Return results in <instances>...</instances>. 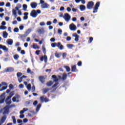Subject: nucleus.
Instances as JSON below:
<instances>
[{
  "label": "nucleus",
  "instance_id": "12",
  "mask_svg": "<svg viewBox=\"0 0 125 125\" xmlns=\"http://www.w3.org/2000/svg\"><path fill=\"white\" fill-rule=\"evenodd\" d=\"M37 31L38 34H40V35L44 33V29H43V28H39Z\"/></svg>",
  "mask_w": 125,
  "mask_h": 125
},
{
  "label": "nucleus",
  "instance_id": "39",
  "mask_svg": "<svg viewBox=\"0 0 125 125\" xmlns=\"http://www.w3.org/2000/svg\"><path fill=\"white\" fill-rule=\"evenodd\" d=\"M5 99L4 98H0V104H3L4 103V100Z\"/></svg>",
  "mask_w": 125,
  "mask_h": 125
},
{
  "label": "nucleus",
  "instance_id": "32",
  "mask_svg": "<svg viewBox=\"0 0 125 125\" xmlns=\"http://www.w3.org/2000/svg\"><path fill=\"white\" fill-rule=\"evenodd\" d=\"M67 47H68V48H72L74 47V45L72 44H67L66 45Z\"/></svg>",
  "mask_w": 125,
  "mask_h": 125
},
{
  "label": "nucleus",
  "instance_id": "31",
  "mask_svg": "<svg viewBox=\"0 0 125 125\" xmlns=\"http://www.w3.org/2000/svg\"><path fill=\"white\" fill-rule=\"evenodd\" d=\"M19 58V55L16 54L14 55V59H15V60H18Z\"/></svg>",
  "mask_w": 125,
  "mask_h": 125
},
{
  "label": "nucleus",
  "instance_id": "49",
  "mask_svg": "<svg viewBox=\"0 0 125 125\" xmlns=\"http://www.w3.org/2000/svg\"><path fill=\"white\" fill-rule=\"evenodd\" d=\"M44 60L45 63H46L47 62V56L44 55Z\"/></svg>",
  "mask_w": 125,
  "mask_h": 125
},
{
  "label": "nucleus",
  "instance_id": "53",
  "mask_svg": "<svg viewBox=\"0 0 125 125\" xmlns=\"http://www.w3.org/2000/svg\"><path fill=\"white\" fill-rule=\"evenodd\" d=\"M21 54H22V55H24L26 54V52H25V50H21Z\"/></svg>",
  "mask_w": 125,
  "mask_h": 125
},
{
  "label": "nucleus",
  "instance_id": "4",
  "mask_svg": "<svg viewBox=\"0 0 125 125\" xmlns=\"http://www.w3.org/2000/svg\"><path fill=\"white\" fill-rule=\"evenodd\" d=\"M52 79H54V80H53L54 83H57V82H58L59 80H62V77L61 76H56V75H52Z\"/></svg>",
  "mask_w": 125,
  "mask_h": 125
},
{
  "label": "nucleus",
  "instance_id": "13",
  "mask_svg": "<svg viewBox=\"0 0 125 125\" xmlns=\"http://www.w3.org/2000/svg\"><path fill=\"white\" fill-rule=\"evenodd\" d=\"M6 42L8 45H12L13 44V40L8 39L6 41Z\"/></svg>",
  "mask_w": 125,
  "mask_h": 125
},
{
  "label": "nucleus",
  "instance_id": "63",
  "mask_svg": "<svg viewBox=\"0 0 125 125\" xmlns=\"http://www.w3.org/2000/svg\"><path fill=\"white\" fill-rule=\"evenodd\" d=\"M12 100L13 102H16V98L15 97H13Z\"/></svg>",
  "mask_w": 125,
  "mask_h": 125
},
{
  "label": "nucleus",
  "instance_id": "20",
  "mask_svg": "<svg viewBox=\"0 0 125 125\" xmlns=\"http://www.w3.org/2000/svg\"><path fill=\"white\" fill-rule=\"evenodd\" d=\"M67 74L63 73L62 75V81H66L67 80Z\"/></svg>",
  "mask_w": 125,
  "mask_h": 125
},
{
  "label": "nucleus",
  "instance_id": "58",
  "mask_svg": "<svg viewBox=\"0 0 125 125\" xmlns=\"http://www.w3.org/2000/svg\"><path fill=\"white\" fill-rule=\"evenodd\" d=\"M25 37H27L25 35H21L20 36V39H23V38H25Z\"/></svg>",
  "mask_w": 125,
  "mask_h": 125
},
{
  "label": "nucleus",
  "instance_id": "55",
  "mask_svg": "<svg viewBox=\"0 0 125 125\" xmlns=\"http://www.w3.org/2000/svg\"><path fill=\"white\" fill-rule=\"evenodd\" d=\"M10 5H11L10 3L7 2V3H6L5 6H6V7H10Z\"/></svg>",
  "mask_w": 125,
  "mask_h": 125
},
{
  "label": "nucleus",
  "instance_id": "44",
  "mask_svg": "<svg viewBox=\"0 0 125 125\" xmlns=\"http://www.w3.org/2000/svg\"><path fill=\"white\" fill-rule=\"evenodd\" d=\"M35 90H36V86H35V85L32 86V89H31L32 92H35Z\"/></svg>",
  "mask_w": 125,
  "mask_h": 125
},
{
  "label": "nucleus",
  "instance_id": "48",
  "mask_svg": "<svg viewBox=\"0 0 125 125\" xmlns=\"http://www.w3.org/2000/svg\"><path fill=\"white\" fill-rule=\"evenodd\" d=\"M51 46H52V47H55V46H57V43H55V42L52 43Z\"/></svg>",
  "mask_w": 125,
  "mask_h": 125
},
{
  "label": "nucleus",
  "instance_id": "3",
  "mask_svg": "<svg viewBox=\"0 0 125 125\" xmlns=\"http://www.w3.org/2000/svg\"><path fill=\"white\" fill-rule=\"evenodd\" d=\"M93 5H94V2L90 1L87 3L86 8L89 10L92 9L93 8Z\"/></svg>",
  "mask_w": 125,
  "mask_h": 125
},
{
  "label": "nucleus",
  "instance_id": "22",
  "mask_svg": "<svg viewBox=\"0 0 125 125\" xmlns=\"http://www.w3.org/2000/svg\"><path fill=\"white\" fill-rule=\"evenodd\" d=\"M26 88L28 91H31V89L32 88V85L31 83H29L26 85Z\"/></svg>",
  "mask_w": 125,
  "mask_h": 125
},
{
  "label": "nucleus",
  "instance_id": "46",
  "mask_svg": "<svg viewBox=\"0 0 125 125\" xmlns=\"http://www.w3.org/2000/svg\"><path fill=\"white\" fill-rule=\"evenodd\" d=\"M58 33L59 34V35H62V30L60 28H59L58 30Z\"/></svg>",
  "mask_w": 125,
  "mask_h": 125
},
{
  "label": "nucleus",
  "instance_id": "57",
  "mask_svg": "<svg viewBox=\"0 0 125 125\" xmlns=\"http://www.w3.org/2000/svg\"><path fill=\"white\" fill-rule=\"evenodd\" d=\"M9 110H4V112H3V115H5L6 114H8V112Z\"/></svg>",
  "mask_w": 125,
  "mask_h": 125
},
{
  "label": "nucleus",
  "instance_id": "33",
  "mask_svg": "<svg viewBox=\"0 0 125 125\" xmlns=\"http://www.w3.org/2000/svg\"><path fill=\"white\" fill-rule=\"evenodd\" d=\"M13 95H14V92H11V93H10L9 96H8V97H9V98L11 99V97H12Z\"/></svg>",
  "mask_w": 125,
  "mask_h": 125
},
{
  "label": "nucleus",
  "instance_id": "2",
  "mask_svg": "<svg viewBox=\"0 0 125 125\" xmlns=\"http://www.w3.org/2000/svg\"><path fill=\"white\" fill-rule=\"evenodd\" d=\"M62 17L65 22H68L71 20V16L68 13L64 14Z\"/></svg>",
  "mask_w": 125,
  "mask_h": 125
},
{
  "label": "nucleus",
  "instance_id": "41",
  "mask_svg": "<svg viewBox=\"0 0 125 125\" xmlns=\"http://www.w3.org/2000/svg\"><path fill=\"white\" fill-rule=\"evenodd\" d=\"M42 51L43 53H44V54H46V49H45V47H44V46L42 47Z\"/></svg>",
  "mask_w": 125,
  "mask_h": 125
},
{
  "label": "nucleus",
  "instance_id": "5",
  "mask_svg": "<svg viewBox=\"0 0 125 125\" xmlns=\"http://www.w3.org/2000/svg\"><path fill=\"white\" fill-rule=\"evenodd\" d=\"M100 6V2H97L94 8V10L93 11V13H96L98 10V8Z\"/></svg>",
  "mask_w": 125,
  "mask_h": 125
},
{
  "label": "nucleus",
  "instance_id": "40",
  "mask_svg": "<svg viewBox=\"0 0 125 125\" xmlns=\"http://www.w3.org/2000/svg\"><path fill=\"white\" fill-rule=\"evenodd\" d=\"M14 33H19V28L16 27L14 29Z\"/></svg>",
  "mask_w": 125,
  "mask_h": 125
},
{
  "label": "nucleus",
  "instance_id": "1",
  "mask_svg": "<svg viewBox=\"0 0 125 125\" xmlns=\"http://www.w3.org/2000/svg\"><path fill=\"white\" fill-rule=\"evenodd\" d=\"M41 13H42V12L40 10H37V11L36 10H33L30 13V16L33 18H36L38 16V15L41 14Z\"/></svg>",
  "mask_w": 125,
  "mask_h": 125
},
{
  "label": "nucleus",
  "instance_id": "24",
  "mask_svg": "<svg viewBox=\"0 0 125 125\" xmlns=\"http://www.w3.org/2000/svg\"><path fill=\"white\" fill-rule=\"evenodd\" d=\"M21 7H22V5H21V4H18L17 6L15 7V9L16 10H19Z\"/></svg>",
  "mask_w": 125,
  "mask_h": 125
},
{
  "label": "nucleus",
  "instance_id": "29",
  "mask_svg": "<svg viewBox=\"0 0 125 125\" xmlns=\"http://www.w3.org/2000/svg\"><path fill=\"white\" fill-rule=\"evenodd\" d=\"M72 72H76V70H77V67L76 65H73L71 67Z\"/></svg>",
  "mask_w": 125,
  "mask_h": 125
},
{
  "label": "nucleus",
  "instance_id": "23",
  "mask_svg": "<svg viewBox=\"0 0 125 125\" xmlns=\"http://www.w3.org/2000/svg\"><path fill=\"white\" fill-rule=\"evenodd\" d=\"M6 120V116H3L0 120L1 124H4V122Z\"/></svg>",
  "mask_w": 125,
  "mask_h": 125
},
{
  "label": "nucleus",
  "instance_id": "60",
  "mask_svg": "<svg viewBox=\"0 0 125 125\" xmlns=\"http://www.w3.org/2000/svg\"><path fill=\"white\" fill-rule=\"evenodd\" d=\"M19 87L20 88H24V85H23V84H20Z\"/></svg>",
  "mask_w": 125,
  "mask_h": 125
},
{
  "label": "nucleus",
  "instance_id": "26",
  "mask_svg": "<svg viewBox=\"0 0 125 125\" xmlns=\"http://www.w3.org/2000/svg\"><path fill=\"white\" fill-rule=\"evenodd\" d=\"M7 36H8V34H7V32H4L3 33V38L4 39H6V38H7Z\"/></svg>",
  "mask_w": 125,
  "mask_h": 125
},
{
  "label": "nucleus",
  "instance_id": "35",
  "mask_svg": "<svg viewBox=\"0 0 125 125\" xmlns=\"http://www.w3.org/2000/svg\"><path fill=\"white\" fill-rule=\"evenodd\" d=\"M22 7H23V10H24V11H26V10H27V5L23 4L22 5Z\"/></svg>",
  "mask_w": 125,
  "mask_h": 125
},
{
  "label": "nucleus",
  "instance_id": "56",
  "mask_svg": "<svg viewBox=\"0 0 125 125\" xmlns=\"http://www.w3.org/2000/svg\"><path fill=\"white\" fill-rule=\"evenodd\" d=\"M40 26H45V22H41L40 23Z\"/></svg>",
  "mask_w": 125,
  "mask_h": 125
},
{
  "label": "nucleus",
  "instance_id": "15",
  "mask_svg": "<svg viewBox=\"0 0 125 125\" xmlns=\"http://www.w3.org/2000/svg\"><path fill=\"white\" fill-rule=\"evenodd\" d=\"M39 80L42 83H43L45 81L44 80V77L43 76H40L39 78Z\"/></svg>",
  "mask_w": 125,
  "mask_h": 125
},
{
  "label": "nucleus",
  "instance_id": "28",
  "mask_svg": "<svg viewBox=\"0 0 125 125\" xmlns=\"http://www.w3.org/2000/svg\"><path fill=\"white\" fill-rule=\"evenodd\" d=\"M41 107H42V104H39L36 108V111L39 112L40 111V109H41Z\"/></svg>",
  "mask_w": 125,
  "mask_h": 125
},
{
  "label": "nucleus",
  "instance_id": "16",
  "mask_svg": "<svg viewBox=\"0 0 125 125\" xmlns=\"http://www.w3.org/2000/svg\"><path fill=\"white\" fill-rule=\"evenodd\" d=\"M73 37H75V42H79V35H78V34H77V33H74L72 35Z\"/></svg>",
  "mask_w": 125,
  "mask_h": 125
},
{
  "label": "nucleus",
  "instance_id": "34",
  "mask_svg": "<svg viewBox=\"0 0 125 125\" xmlns=\"http://www.w3.org/2000/svg\"><path fill=\"white\" fill-rule=\"evenodd\" d=\"M0 98L5 99V93H3L0 95Z\"/></svg>",
  "mask_w": 125,
  "mask_h": 125
},
{
  "label": "nucleus",
  "instance_id": "38",
  "mask_svg": "<svg viewBox=\"0 0 125 125\" xmlns=\"http://www.w3.org/2000/svg\"><path fill=\"white\" fill-rule=\"evenodd\" d=\"M12 119L13 120V124H16V119H15V116H12Z\"/></svg>",
  "mask_w": 125,
  "mask_h": 125
},
{
  "label": "nucleus",
  "instance_id": "14",
  "mask_svg": "<svg viewBox=\"0 0 125 125\" xmlns=\"http://www.w3.org/2000/svg\"><path fill=\"white\" fill-rule=\"evenodd\" d=\"M49 6V4H48L47 3H44L43 4L41 5V8H43V9L48 8Z\"/></svg>",
  "mask_w": 125,
  "mask_h": 125
},
{
  "label": "nucleus",
  "instance_id": "42",
  "mask_svg": "<svg viewBox=\"0 0 125 125\" xmlns=\"http://www.w3.org/2000/svg\"><path fill=\"white\" fill-rule=\"evenodd\" d=\"M10 107H9V105H6L5 107H4V110L9 111V108Z\"/></svg>",
  "mask_w": 125,
  "mask_h": 125
},
{
  "label": "nucleus",
  "instance_id": "7",
  "mask_svg": "<svg viewBox=\"0 0 125 125\" xmlns=\"http://www.w3.org/2000/svg\"><path fill=\"white\" fill-rule=\"evenodd\" d=\"M69 29L70 31H76L77 30V26L72 23L69 25Z\"/></svg>",
  "mask_w": 125,
  "mask_h": 125
},
{
  "label": "nucleus",
  "instance_id": "37",
  "mask_svg": "<svg viewBox=\"0 0 125 125\" xmlns=\"http://www.w3.org/2000/svg\"><path fill=\"white\" fill-rule=\"evenodd\" d=\"M40 101L42 103H43V102H44V97H43V96L41 97H40Z\"/></svg>",
  "mask_w": 125,
  "mask_h": 125
},
{
  "label": "nucleus",
  "instance_id": "25",
  "mask_svg": "<svg viewBox=\"0 0 125 125\" xmlns=\"http://www.w3.org/2000/svg\"><path fill=\"white\" fill-rule=\"evenodd\" d=\"M12 13L15 17H17V12H16V9H13Z\"/></svg>",
  "mask_w": 125,
  "mask_h": 125
},
{
  "label": "nucleus",
  "instance_id": "11",
  "mask_svg": "<svg viewBox=\"0 0 125 125\" xmlns=\"http://www.w3.org/2000/svg\"><path fill=\"white\" fill-rule=\"evenodd\" d=\"M30 6L31 8L35 9L38 6V3L36 2H32L30 3Z\"/></svg>",
  "mask_w": 125,
  "mask_h": 125
},
{
  "label": "nucleus",
  "instance_id": "10",
  "mask_svg": "<svg viewBox=\"0 0 125 125\" xmlns=\"http://www.w3.org/2000/svg\"><path fill=\"white\" fill-rule=\"evenodd\" d=\"M0 49H2L5 52H8V48L3 45L0 44Z\"/></svg>",
  "mask_w": 125,
  "mask_h": 125
},
{
  "label": "nucleus",
  "instance_id": "9",
  "mask_svg": "<svg viewBox=\"0 0 125 125\" xmlns=\"http://www.w3.org/2000/svg\"><path fill=\"white\" fill-rule=\"evenodd\" d=\"M57 47L60 49V50H63V48H64V46L61 44V42H58L57 43Z\"/></svg>",
  "mask_w": 125,
  "mask_h": 125
},
{
  "label": "nucleus",
  "instance_id": "30",
  "mask_svg": "<svg viewBox=\"0 0 125 125\" xmlns=\"http://www.w3.org/2000/svg\"><path fill=\"white\" fill-rule=\"evenodd\" d=\"M32 47H33V48H34V49H37V48L38 49H39L40 48V47H39V46H38V45L35 44H34L33 45Z\"/></svg>",
  "mask_w": 125,
  "mask_h": 125
},
{
  "label": "nucleus",
  "instance_id": "18",
  "mask_svg": "<svg viewBox=\"0 0 125 125\" xmlns=\"http://www.w3.org/2000/svg\"><path fill=\"white\" fill-rule=\"evenodd\" d=\"M31 32H32V29L29 28L28 29H27L25 32V35H26V36L27 37L28 35L30 34L31 33Z\"/></svg>",
  "mask_w": 125,
  "mask_h": 125
},
{
  "label": "nucleus",
  "instance_id": "45",
  "mask_svg": "<svg viewBox=\"0 0 125 125\" xmlns=\"http://www.w3.org/2000/svg\"><path fill=\"white\" fill-rule=\"evenodd\" d=\"M21 76H22V73H21V72H18L17 74V78H20L21 77Z\"/></svg>",
  "mask_w": 125,
  "mask_h": 125
},
{
  "label": "nucleus",
  "instance_id": "50",
  "mask_svg": "<svg viewBox=\"0 0 125 125\" xmlns=\"http://www.w3.org/2000/svg\"><path fill=\"white\" fill-rule=\"evenodd\" d=\"M55 57L57 58H60V56L59 55V53L56 52L55 54Z\"/></svg>",
  "mask_w": 125,
  "mask_h": 125
},
{
  "label": "nucleus",
  "instance_id": "51",
  "mask_svg": "<svg viewBox=\"0 0 125 125\" xmlns=\"http://www.w3.org/2000/svg\"><path fill=\"white\" fill-rule=\"evenodd\" d=\"M18 81H19V83H22L23 81V78L22 77H21L18 79Z\"/></svg>",
  "mask_w": 125,
  "mask_h": 125
},
{
  "label": "nucleus",
  "instance_id": "64",
  "mask_svg": "<svg viewBox=\"0 0 125 125\" xmlns=\"http://www.w3.org/2000/svg\"><path fill=\"white\" fill-rule=\"evenodd\" d=\"M38 104V101H35L34 103H33V105L34 106H37V104Z\"/></svg>",
  "mask_w": 125,
  "mask_h": 125
},
{
  "label": "nucleus",
  "instance_id": "54",
  "mask_svg": "<svg viewBox=\"0 0 125 125\" xmlns=\"http://www.w3.org/2000/svg\"><path fill=\"white\" fill-rule=\"evenodd\" d=\"M71 37L70 36H68L67 38H66V41L67 42H70V41H71Z\"/></svg>",
  "mask_w": 125,
  "mask_h": 125
},
{
  "label": "nucleus",
  "instance_id": "62",
  "mask_svg": "<svg viewBox=\"0 0 125 125\" xmlns=\"http://www.w3.org/2000/svg\"><path fill=\"white\" fill-rule=\"evenodd\" d=\"M4 2H0V6H4Z\"/></svg>",
  "mask_w": 125,
  "mask_h": 125
},
{
  "label": "nucleus",
  "instance_id": "17",
  "mask_svg": "<svg viewBox=\"0 0 125 125\" xmlns=\"http://www.w3.org/2000/svg\"><path fill=\"white\" fill-rule=\"evenodd\" d=\"M80 9L81 10V11H84V10H85L86 9V7L85 6L83 5H80Z\"/></svg>",
  "mask_w": 125,
  "mask_h": 125
},
{
  "label": "nucleus",
  "instance_id": "36",
  "mask_svg": "<svg viewBox=\"0 0 125 125\" xmlns=\"http://www.w3.org/2000/svg\"><path fill=\"white\" fill-rule=\"evenodd\" d=\"M64 68L66 69V72H70L71 71V69L69 66H64Z\"/></svg>",
  "mask_w": 125,
  "mask_h": 125
},
{
  "label": "nucleus",
  "instance_id": "61",
  "mask_svg": "<svg viewBox=\"0 0 125 125\" xmlns=\"http://www.w3.org/2000/svg\"><path fill=\"white\" fill-rule=\"evenodd\" d=\"M50 42H55V38H52L50 39Z\"/></svg>",
  "mask_w": 125,
  "mask_h": 125
},
{
  "label": "nucleus",
  "instance_id": "8",
  "mask_svg": "<svg viewBox=\"0 0 125 125\" xmlns=\"http://www.w3.org/2000/svg\"><path fill=\"white\" fill-rule=\"evenodd\" d=\"M5 102L7 105H10L11 103H12V102L11 101V99L10 98H9L7 97L6 99L5 100Z\"/></svg>",
  "mask_w": 125,
  "mask_h": 125
},
{
  "label": "nucleus",
  "instance_id": "21",
  "mask_svg": "<svg viewBox=\"0 0 125 125\" xmlns=\"http://www.w3.org/2000/svg\"><path fill=\"white\" fill-rule=\"evenodd\" d=\"M49 90H50V89L48 88H45L43 89V92H42L43 94H45V93L49 91Z\"/></svg>",
  "mask_w": 125,
  "mask_h": 125
},
{
  "label": "nucleus",
  "instance_id": "27",
  "mask_svg": "<svg viewBox=\"0 0 125 125\" xmlns=\"http://www.w3.org/2000/svg\"><path fill=\"white\" fill-rule=\"evenodd\" d=\"M53 84V82L52 81H49L46 83L47 86H51Z\"/></svg>",
  "mask_w": 125,
  "mask_h": 125
},
{
  "label": "nucleus",
  "instance_id": "47",
  "mask_svg": "<svg viewBox=\"0 0 125 125\" xmlns=\"http://www.w3.org/2000/svg\"><path fill=\"white\" fill-rule=\"evenodd\" d=\"M6 88H7V85L2 86V89H1L0 91H2L3 90H5V89H6Z\"/></svg>",
  "mask_w": 125,
  "mask_h": 125
},
{
  "label": "nucleus",
  "instance_id": "6",
  "mask_svg": "<svg viewBox=\"0 0 125 125\" xmlns=\"http://www.w3.org/2000/svg\"><path fill=\"white\" fill-rule=\"evenodd\" d=\"M4 72L6 73H12V72H14V68L9 67L4 69Z\"/></svg>",
  "mask_w": 125,
  "mask_h": 125
},
{
  "label": "nucleus",
  "instance_id": "43",
  "mask_svg": "<svg viewBox=\"0 0 125 125\" xmlns=\"http://www.w3.org/2000/svg\"><path fill=\"white\" fill-rule=\"evenodd\" d=\"M6 29V26H0V30H5Z\"/></svg>",
  "mask_w": 125,
  "mask_h": 125
},
{
  "label": "nucleus",
  "instance_id": "59",
  "mask_svg": "<svg viewBox=\"0 0 125 125\" xmlns=\"http://www.w3.org/2000/svg\"><path fill=\"white\" fill-rule=\"evenodd\" d=\"M66 56H67V53H63L62 54V57H63V59L66 58Z\"/></svg>",
  "mask_w": 125,
  "mask_h": 125
},
{
  "label": "nucleus",
  "instance_id": "19",
  "mask_svg": "<svg viewBox=\"0 0 125 125\" xmlns=\"http://www.w3.org/2000/svg\"><path fill=\"white\" fill-rule=\"evenodd\" d=\"M24 16L23 17V20H28V15H29V13L28 12H25L23 14Z\"/></svg>",
  "mask_w": 125,
  "mask_h": 125
},
{
  "label": "nucleus",
  "instance_id": "52",
  "mask_svg": "<svg viewBox=\"0 0 125 125\" xmlns=\"http://www.w3.org/2000/svg\"><path fill=\"white\" fill-rule=\"evenodd\" d=\"M52 24V22H51V21H48L46 22V25L47 26H50V25H51Z\"/></svg>",
  "mask_w": 125,
  "mask_h": 125
}]
</instances>
